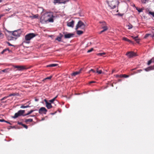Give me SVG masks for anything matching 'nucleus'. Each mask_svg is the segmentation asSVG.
Wrapping results in <instances>:
<instances>
[{"label": "nucleus", "instance_id": "2eb2a0df", "mask_svg": "<svg viewBox=\"0 0 154 154\" xmlns=\"http://www.w3.org/2000/svg\"><path fill=\"white\" fill-rule=\"evenodd\" d=\"M81 70H82V69H81L80 70V71H76V72H74L72 73V75L74 76H75L76 75H78L81 72Z\"/></svg>", "mask_w": 154, "mask_h": 154}, {"label": "nucleus", "instance_id": "473e14b6", "mask_svg": "<svg viewBox=\"0 0 154 154\" xmlns=\"http://www.w3.org/2000/svg\"><path fill=\"white\" fill-rule=\"evenodd\" d=\"M97 72L98 74H100L102 73V71L101 70H99L98 71H97Z\"/></svg>", "mask_w": 154, "mask_h": 154}, {"label": "nucleus", "instance_id": "9b49d317", "mask_svg": "<svg viewBox=\"0 0 154 154\" xmlns=\"http://www.w3.org/2000/svg\"><path fill=\"white\" fill-rule=\"evenodd\" d=\"M44 101L45 102L46 106L48 109H50L52 107L51 103L48 102L47 100L45 99Z\"/></svg>", "mask_w": 154, "mask_h": 154}, {"label": "nucleus", "instance_id": "c85d7f7f", "mask_svg": "<svg viewBox=\"0 0 154 154\" xmlns=\"http://www.w3.org/2000/svg\"><path fill=\"white\" fill-rule=\"evenodd\" d=\"M149 15H152L153 17H154V12H151V11H149Z\"/></svg>", "mask_w": 154, "mask_h": 154}, {"label": "nucleus", "instance_id": "412c9836", "mask_svg": "<svg viewBox=\"0 0 154 154\" xmlns=\"http://www.w3.org/2000/svg\"><path fill=\"white\" fill-rule=\"evenodd\" d=\"M33 110H31L28 113L26 114L23 115V116H25L29 115L34 111Z\"/></svg>", "mask_w": 154, "mask_h": 154}, {"label": "nucleus", "instance_id": "2f4dec72", "mask_svg": "<svg viewBox=\"0 0 154 154\" xmlns=\"http://www.w3.org/2000/svg\"><path fill=\"white\" fill-rule=\"evenodd\" d=\"M120 76H121V77H125V78H127L129 76L128 75H127L125 74H124V75H120Z\"/></svg>", "mask_w": 154, "mask_h": 154}, {"label": "nucleus", "instance_id": "dca6fc26", "mask_svg": "<svg viewBox=\"0 0 154 154\" xmlns=\"http://www.w3.org/2000/svg\"><path fill=\"white\" fill-rule=\"evenodd\" d=\"M58 65V64H51L46 66L47 67H53L56 66Z\"/></svg>", "mask_w": 154, "mask_h": 154}, {"label": "nucleus", "instance_id": "4c0bfd02", "mask_svg": "<svg viewBox=\"0 0 154 154\" xmlns=\"http://www.w3.org/2000/svg\"><path fill=\"white\" fill-rule=\"evenodd\" d=\"M9 49H5L4 50H3L1 52V53L3 54L4 53V52H5L7 50H8Z\"/></svg>", "mask_w": 154, "mask_h": 154}, {"label": "nucleus", "instance_id": "ddd939ff", "mask_svg": "<svg viewBox=\"0 0 154 154\" xmlns=\"http://www.w3.org/2000/svg\"><path fill=\"white\" fill-rule=\"evenodd\" d=\"M14 67L18 69L19 70H22L26 69V67L23 66H16Z\"/></svg>", "mask_w": 154, "mask_h": 154}, {"label": "nucleus", "instance_id": "f8f14e48", "mask_svg": "<svg viewBox=\"0 0 154 154\" xmlns=\"http://www.w3.org/2000/svg\"><path fill=\"white\" fill-rule=\"evenodd\" d=\"M75 21L72 20L71 21H69L67 22V26L73 28L74 26Z\"/></svg>", "mask_w": 154, "mask_h": 154}, {"label": "nucleus", "instance_id": "4468645a", "mask_svg": "<svg viewBox=\"0 0 154 154\" xmlns=\"http://www.w3.org/2000/svg\"><path fill=\"white\" fill-rule=\"evenodd\" d=\"M74 34L72 33H69L64 35V38H70L73 36Z\"/></svg>", "mask_w": 154, "mask_h": 154}, {"label": "nucleus", "instance_id": "09e8293b", "mask_svg": "<svg viewBox=\"0 0 154 154\" xmlns=\"http://www.w3.org/2000/svg\"><path fill=\"white\" fill-rule=\"evenodd\" d=\"M116 77H121L120 75H116Z\"/></svg>", "mask_w": 154, "mask_h": 154}, {"label": "nucleus", "instance_id": "ea45409f", "mask_svg": "<svg viewBox=\"0 0 154 154\" xmlns=\"http://www.w3.org/2000/svg\"><path fill=\"white\" fill-rule=\"evenodd\" d=\"M151 35V34H146L145 35V38H146L148 37L149 36Z\"/></svg>", "mask_w": 154, "mask_h": 154}, {"label": "nucleus", "instance_id": "a878e982", "mask_svg": "<svg viewBox=\"0 0 154 154\" xmlns=\"http://www.w3.org/2000/svg\"><path fill=\"white\" fill-rule=\"evenodd\" d=\"M62 36L63 35H62L60 37H57V38H56V40H58L59 42H60L61 41V38Z\"/></svg>", "mask_w": 154, "mask_h": 154}, {"label": "nucleus", "instance_id": "aec40b11", "mask_svg": "<svg viewBox=\"0 0 154 154\" xmlns=\"http://www.w3.org/2000/svg\"><path fill=\"white\" fill-rule=\"evenodd\" d=\"M152 62H154V58H152L148 62V65H150Z\"/></svg>", "mask_w": 154, "mask_h": 154}, {"label": "nucleus", "instance_id": "e433bc0d", "mask_svg": "<svg viewBox=\"0 0 154 154\" xmlns=\"http://www.w3.org/2000/svg\"><path fill=\"white\" fill-rule=\"evenodd\" d=\"M8 97V96H6V97H3V98H2L1 99V100H4L5 99H6L8 97Z\"/></svg>", "mask_w": 154, "mask_h": 154}, {"label": "nucleus", "instance_id": "20e7f679", "mask_svg": "<svg viewBox=\"0 0 154 154\" xmlns=\"http://www.w3.org/2000/svg\"><path fill=\"white\" fill-rule=\"evenodd\" d=\"M35 36V35L33 33H30L26 35L25 36V39L26 41H29L32 38Z\"/></svg>", "mask_w": 154, "mask_h": 154}, {"label": "nucleus", "instance_id": "72a5a7b5", "mask_svg": "<svg viewBox=\"0 0 154 154\" xmlns=\"http://www.w3.org/2000/svg\"><path fill=\"white\" fill-rule=\"evenodd\" d=\"M149 0H143L142 2L143 3H145L146 2H148Z\"/></svg>", "mask_w": 154, "mask_h": 154}, {"label": "nucleus", "instance_id": "6e6552de", "mask_svg": "<svg viewBox=\"0 0 154 154\" xmlns=\"http://www.w3.org/2000/svg\"><path fill=\"white\" fill-rule=\"evenodd\" d=\"M69 0H54L53 3L55 5L57 3L59 4L63 3L65 4L66 2H68Z\"/></svg>", "mask_w": 154, "mask_h": 154}, {"label": "nucleus", "instance_id": "39448f33", "mask_svg": "<svg viewBox=\"0 0 154 154\" xmlns=\"http://www.w3.org/2000/svg\"><path fill=\"white\" fill-rule=\"evenodd\" d=\"M85 25L84 23L81 21H79L76 26L75 29L77 30L78 28H81L82 29L84 28Z\"/></svg>", "mask_w": 154, "mask_h": 154}, {"label": "nucleus", "instance_id": "3c124183", "mask_svg": "<svg viewBox=\"0 0 154 154\" xmlns=\"http://www.w3.org/2000/svg\"><path fill=\"white\" fill-rule=\"evenodd\" d=\"M95 81H91L90 82V83H95Z\"/></svg>", "mask_w": 154, "mask_h": 154}, {"label": "nucleus", "instance_id": "4d7b16f0", "mask_svg": "<svg viewBox=\"0 0 154 154\" xmlns=\"http://www.w3.org/2000/svg\"><path fill=\"white\" fill-rule=\"evenodd\" d=\"M32 116V117H34V116H35V115H33V116Z\"/></svg>", "mask_w": 154, "mask_h": 154}, {"label": "nucleus", "instance_id": "9d476101", "mask_svg": "<svg viewBox=\"0 0 154 154\" xmlns=\"http://www.w3.org/2000/svg\"><path fill=\"white\" fill-rule=\"evenodd\" d=\"M102 28L103 29V30L105 31L107 30L108 29V28L106 26V23L104 21H103L102 22Z\"/></svg>", "mask_w": 154, "mask_h": 154}, {"label": "nucleus", "instance_id": "bb28decb", "mask_svg": "<svg viewBox=\"0 0 154 154\" xmlns=\"http://www.w3.org/2000/svg\"><path fill=\"white\" fill-rule=\"evenodd\" d=\"M106 54V53L104 52L99 53L97 54V55L99 56H103Z\"/></svg>", "mask_w": 154, "mask_h": 154}, {"label": "nucleus", "instance_id": "5fc2aeb1", "mask_svg": "<svg viewBox=\"0 0 154 154\" xmlns=\"http://www.w3.org/2000/svg\"><path fill=\"white\" fill-rule=\"evenodd\" d=\"M152 37H154V34H153V35H150Z\"/></svg>", "mask_w": 154, "mask_h": 154}, {"label": "nucleus", "instance_id": "c756f323", "mask_svg": "<svg viewBox=\"0 0 154 154\" xmlns=\"http://www.w3.org/2000/svg\"><path fill=\"white\" fill-rule=\"evenodd\" d=\"M30 106L29 105L26 106H24L23 105H22L21 106L20 108H26L27 107H29Z\"/></svg>", "mask_w": 154, "mask_h": 154}, {"label": "nucleus", "instance_id": "37998d69", "mask_svg": "<svg viewBox=\"0 0 154 154\" xmlns=\"http://www.w3.org/2000/svg\"><path fill=\"white\" fill-rule=\"evenodd\" d=\"M137 10L139 12H142V10L141 9H137Z\"/></svg>", "mask_w": 154, "mask_h": 154}, {"label": "nucleus", "instance_id": "c03bdc74", "mask_svg": "<svg viewBox=\"0 0 154 154\" xmlns=\"http://www.w3.org/2000/svg\"><path fill=\"white\" fill-rule=\"evenodd\" d=\"M18 124L19 125H21L22 126V125H23V124L22 122H18Z\"/></svg>", "mask_w": 154, "mask_h": 154}, {"label": "nucleus", "instance_id": "b1692460", "mask_svg": "<svg viewBox=\"0 0 154 154\" xmlns=\"http://www.w3.org/2000/svg\"><path fill=\"white\" fill-rule=\"evenodd\" d=\"M127 26L128 27V29H131L133 28V26L130 23H129L128 25H127Z\"/></svg>", "mask_w": 154, "mask_h": 154}, {"label": "nucleus", "instance_id": "f03ea898", "mask_svg": "<svg viewBox=\"0 0 154 154\" xmlns=\"http://www.w3.org/2000/svg\"><path fill=\"white\" fill-rule=\"evenodd\" d=\"M107 2L109 6L111 9H114L116 7H118L119 3V0H107Z\"/></svg>", "mask_w": 154, "mask_h": 154}, {"label": "nucleus", "instance_id": "1a4fd4ad", "mask_svg": "<svg viewBox=\"0 0 154 154\" xmlns=\"http://www.w3.org/2000/svg\"><path fill=\"white\" fill-rule=\"evenodd\" d=\"M47 112V110L44 107H41L39 109V111H38L39 113L40 114H42V113H44V114H46Z\"/></svg>", "mask_w": 154, "mask_h": 154}, {"label": "nucleus", "instance_id": "f704fd0d", "mask_svg": "<svg viewBox=\"0 0 154 154\" xmlns=\"http://www.w3.org/2000/svg\"><path fill=\"white\" fill-rule=\"evenodd\" d=\"M94 49L93 48H91L90 49L88 50L87 51L88 53H90L91 51H92Z\"/></svg>", "mask_w": 154, "mask_h": 154}, {"label": "nucleus", "instance_id": "cd10ccee", "mask_svg": "<svg viewBox=\"0 0 154 154\" xmlns=\"http://www.w3.org/2000/svg\"><path fill=\"white\" fill-rule=\"evenodd\" d=\"M17 94L16 93H13L11 94H9V95L8 96V97H11V96H15L17 95Z\"/></svg>", "mask_w": 154, "mask_h": 154}, {"label": "nucleus", "instance_id": "bf43d9fd", "mask_svg": "<svg viewBox=\"0 0 154 154\" xmlns=\"http://www.w3.org/2000/svg\"><path fill=\"white\" fill-rule=\"evenodd\" d=\"M2 2V0H0V2Z\"/></svg>", "mask_w": 154, "mask_h": 154}, {"label": "nucleus", "instance_id": "f3484780", "mask_svg": "<svg viewBox=\"0 0 154 154\" xmlns=\"http://www.w3.org/2000/svg\"><path fill=\"white\" fill-rule=\"evenodd\" d=\"M153 69H154V66H151L145 69V70L146 71H148L151 70H153Z\"/></svg>", "mask_w": 154, "mask_h": 154}, {"label": "nucleus", "instance_id": "c9c22d12", "mask_svg": "<svg viewBox=\"0 0 154 154\" xmlns=\"http://www.w3.org/2000/svg\"><path fill=\"white\" fill-rule=\"evenodd\" d=\"M22 126L24 128H25L26 129H27L28 128V126L26 125L23 124V125H22Z\"/></svg>", "mask_w": 154, "mask_h": 154}, {"label": "nucleus", "instance_id": "7ed1b4c3", "mask_svg": "<svg viewBox=\"0 0 154 154\" xmlns=\"http://www.w3.org/2000/svg\"><path fill=\"white\" fill-rule=\"evenodd\" d=\"M47 17L48 18L47 20V21H48L50 22H53L54 21V20L53 18L54 16L53 15V13L51 12L50 13L47 14Z\"/></svg>", "mask_w": 154, "mask_h": 154}, {"label": "nucleus", "instance_id": "6e6d98bb", "mask_svg": "<svg viewBox=\"0 0 154 154\" xmlns=\"http://www.w3.org/2000/svg\"><path fill=\"white\" fill-rule=\"evenodd\" d=\"M56 112L55 113H52L51 114H52V115H54V114H55Z\"/></svg>", "mask_w": 154, "mask_h": 154}, {"label": "nucleus", "instance_id": "de8ad7c7", "mask_svg": "<svg viewBox=\"0 0 154 154\" xmlns=\"http://www.w3.org/2000/svg\"><path fill=\"white\" fill-rule=\"evenodd\" d=\"M105 32L103 30L101 31L99 33V34H101V33H102V32Z\"/></svg>", "mask_w": 154, "mask_h": 154}, {"label": "nucleus", "instance_id": "79ce46f5", "mask_svg": "<svg viewBox=\"0 0 154 154\" xmlns=\"http://www.w3.org/2000/svg\"><path fill=\"white\" fill-rule=\"evenodd\" d=\"M38 17V15H34L32 17L33 18H36Z\"/></svg>", "mask_w": 154, "mask_h": 154}, {"label": "nucleus", "instance_id": "4be33fe9", "mask_svg": "<svg viewBox=\"0 0 154 154\" xmlns=\"http://www.w3.org/2000/svg\"><path fill=\"white\" fill-rule=\"evenodd\" d=\"M83 32L81 30H77V34L78 35H81L83 34Z\"/></svg>", "mask_w": 154, "mask_h": 154}, {"label": "nucleus", "instance_id": "0eeeda50", "mask_svg": "<svg viewBox=\"0 0 154 154\" xmlns=\"http://www.w3.org/2000/svg\"><path fill=\"white\" fill-rule=\"evenodd\" d=\"M126 55L129 58H131L136 56V54L133 51L128 52Z\"/></svg>", "mask_w": 154, "mask_h": 154}, {"label": "nucleus", "instance_id": "393cba45", "mask_svg": "<svg viewBox=\"0 0 154 154\" xmlns=\"http://www.w3.org/2000/svg\"><path fill=\"white\" fill-rule=\"evenodd\" d=\"M33 120L32 119H26L25 120V122H32Z\"/></svg>", "mask_w": 154, "mask_h": 154}, {"label": "nucleus", "instance_id": "a211bd4d", "mask_svg": "<svg viewBox=\"0 0 154 154\" xmlns=\"http://www.w3.org/2000/svg\"><path fill=\"white\" fill-rule=\"evenodd\" d=\"M131 37L134 39V40L137 43H139V39L138 38V36L135 37H134V36H132Z\"/></svg>", "mask_w": 154, "mask_h": 154}, {"label": "nucleus", "instance_id": "8fccbe9b", "mask_svg": "<svg viewBox=\"0 0 154 154\" xmlns=\"http://www.w3.org/2000/svg\"><path fill=\"white\" fill-rule=\"evenodd\" d=\"M6 70H7L6 69H5L3 70L2 71L3 72H5L6 71Z\"/></svg>", "mask_w": 154, "mask_h": 154}, {"label": "nucleus", "instance_id": "a19ab883", "mask_svg": "<svg viewBox=\"0 0 154 154\" xmlns=\"http://www.w3.org/2000/svg\"><path fill=\"white\" fill-rule=\"evenodd\" d=\"M91 71H92V72H94V73L95 72V71L93 69H91L89 71V72H90Z\"/></svg>", "mask_w": 154, "mask_h": 154}, {"label": "nucleus", "instance_id": "5701e85b", "mask_svg": "<svg viewBox=\"0 0 154 154\" xmlns=\"http://www.w3.org/2000/svg\"><path fill=\"white\" fill-rule=\"evenodd\" d=\"M57 96H56L55 97L52 99L50 100L49 101L51 103H53L54 101L55 100V99L57 97Z\"/></svg>", "mask_w": 154, "mask_h": 154}, {"label": "nucleus", "instance_id": "6ab92c4d", "mask_svg": "<svg viewBox=\"0 0 154 154\" xmlns=\"http://www.w3.org/2000/svg\"><path fill=\"white\" fill-rule=\"evenodd\" d=\"M123 39L126 41L130 43H132L133 42L130 40L129 39H128V38L126 37H124L123 38Z\"/></svg>", "mask_w": 154, "mask_h": 154}, {"label": "nucleus", "instance_id": "58836bf2", "mask_svg": "<svg viewBox=\"0 0 154 154\" xmlns=\"http://www.w3.org/2000/svg\"><path fill=\"white\" fill-rule=\"evenodd\" d=\"M52 76H51L49 77H48L46 78L45 79H51V78H52Z\"/></svg>", "mask_w": 154, "mask_h": 154}, {"label": "nucleus", "instance_id": "49530a36", "mask_svg": "<svg viewBox=\"0 0 154 154\" xmlns=\"http://www.w3.org/2000/svg\"><path fill=\"white\" fill-rule=\"evenodd\" d=\"M3 36V34L0 30V37H2Z\"/></svg>", "mask_w": 154, "mask_h": 154}, {"label": "nucleus", "instance_id": "603ef678", "mask_svg": "<svg viewBox=\"0 0 154 154\" xmlns=\"http://www.w3.org/2000/svg\"><path fill=\"white\" fill-rule=\"evenodd\" d=\"M118 15L121 16H122V15H123V14H119Z\"/></svg>", "mask_w": 154, "mask_h": 154}, {"label": "nucleus", "instance_id": "13d9d810", "mask_svg": "<svg viewBox=\"0 0 154 154\" xmlns=\"http://www.w3.org/2000/svg\"><path fill=\"white\" fill-rule=\"evenodd\" d=\"M115 71V70H113L112 71V72L113 73V72Z\"/></svg>", "mask_w": 154, "mask_h": 154}, {"label": "nucleus", "instance_id": "7c9ffc66", "mask_svg": "<svg viewBox=\"0 0 154 154\" xmlns=\"http://www.w3.org/2000/svg\"><path fill=\"white\" fill-rule=\"evenodd\" d=\"M0 122H7V123H8L9 124H10L11 125V124L10 123H9V122H8V121H6L4 119H0Z\"/></svg>", "mask_w": 154, "mask_h": 154}, {"label": "nucleus", "instance_id": "a18cd8bd", "mask_svg": "<svg viewBox=\"0 0 154 154\" xmlns=\"http://www.w3.org/2000/svg\"><path fill=\"white\" fill-rule=\"evenodd\" d=\"M7 44L9 46H14L13 45H12V44H11L9 42H7Z\"/></svg>", "mask_w": 154, "mask_h": 154}, {"label": "nucleus", "instance_id": "864d4df0", "mask_svg": "<svg viewBox=\"0 0 154 154\" xmlns=\"http://www.w3.org/2000/svg\"><path fill=\"white\" fill-rule=\"evenodd\" d=\"M96 72L97 71L99 70V68H96Z\"/></svg>", "mask_w": 154, "mask_h": 154}, {"label": "nucleus", "instance_id": "f257e3e1", "mask_svg": "<svg viewBox=\"0 0 154 154\" xmlns=\"http://www.w3.org/2000/svg\"><path fill=\"white\" fill-rule=\"evenodd\" d=\"M11 34V35L8 37L9 40H13L14 38L16 39L18 37H20L22 31L20 29L15 30L13 32H9Z\"/></svg>", "mask_w": 154, "mask_h": 154}, {"label": "nucleus", "instance_id": "423d86ee", "mask_svg": "<svg viewBox=\"0 0 154 154\" xmlns=\"http://www.w3.org/2000/svg\"><path fill=\"white\" fill-rule=\"evenodd\" d=\"M25 111L24 110H20L17 112L15 114L14 116L13 117L14 119H15L18 116L22 115L25 112Z\"/></svg>", "mask_w": 154, "mask_h": 154}]
</instances>
